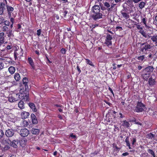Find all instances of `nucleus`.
Segmentation results:
<instances>
[{"instance_id": "obj_1", "label": "nucleus", "mask_w": 157, "mask_h": 157, "mask_svg": "<svg viewBox=\"0 0 157 157\" xmlns=\"http://www.w3.org/2000/svg\"><path fill=\"white\" fill-rule=\"evenodd\" d=\"M24 92L22 91V89H21L20 92L18 94L13 93L10 94L9 95L8 100L9 101L11 102H13L17 101L19 100H24V101H29V96L28 95L27 98H26L25 94Z\"/></svg>"}, {"instance_id": "obj_2", "label": "nucleus", "mask_w": 157, "mask_h": 157, "mask_svg": "<svg viewBox=\"0 0 157 157\" xmlns=\"http://www.w3.org/2000/svg\"><path fill=\"white\" fill-rule=\"evenodd\" d=\"M152 47L151 44L146 42L141 44L140 51L143 53H146L147 52L150 51Z\"/></svg>"}, {"instance_id": "obj_3", "label": "nucleus", "mask_w": 157, "mask_h": 157, "mask_svg": "<svg viewBox=\"0 0 157 157\" xmlns=\"http://www.w3.org/2000/svg\"><path fill=\"white\" fill-rule=\"evenodd\" d=\"M6 14H7L9 17H16L17 13L14 11V8L12 6L7 5L6 6Z\"/></svg>"}, {"instance_id": "obj_4", "label": "nucleus", "mask_w": 157, "mask_h": 157, "mask_svg": "<svg viewBox=\"0 0 157 157\" xmlns=\"http://www.w3.org/2000/svg\"><path fill=\"white\" fill-rule=\"evenodd\" d=\"M145 107V105L141 101H138L136 107H135L133 109V111L137 113L142 112L144 111V108Z\"/></svg>"}, {"instance_id": "obj_5", "label": "nucleus", "mask_w": 157, "mask_h": 157, "mask_svg": "<svg viewBox=\"0 0 157 157\" xmlns=\"http://www.w3.org/2000/svg\"><path fill=\"white\" fill-rule=\"evenodd\" d=\"M100 6L101 10L103 11L106 10V13H109L111 12V10L110 8V5L108 2H103V4H100Z\"/></svg>"}, {"instance_id": "obj_6", "label": "nucleus", "mask_w": 157, "mask_h": 157, "mask_svg": "<svg viewBox=\"0 0 157 157\" xmlns=\"http://www.w3.org/2000/svg\"><path fill=\"white\" fill-rule=\"evenodd\" d=\"M28 80L27 78L25 77L23 78L22 80V83L25 86V89L24 90L22 91L25 93L24 94L26 95V98H27L28 95H29V87L28 85Z\"/></svg>"}, {"instance_id": "obj_7", "label": "nucleus", "mask_w": 157, "mask_h": 157, "mask_svg": "<svg viewBox=\"0 0 157 157\" xmlns=\"http://www.w3.org/2000/svg\"><path fill=\"white\" fill-rule=\"evenodd\" d=\"M105 38V44L107 46L111 45L112 44L111 40L113 39L112 36L108 33H106Z\"/></svg>"}, {"instance_id": "obj_8", "label": "nucleus", "mask_w": 157, "mask_h": 157, "mask_svg": "<svg viewBox=\"0 0 157 157\" xmlns=\"http://www.w3.org/2000/svg\"><path fill=\"white\" fill-rule=\"evenodd\" d=\"M7 4L5 2L0 3V15H4L6 14V6Z\"/></svg>"}, {"instance_id": "obj_9", "label": "nucleus", "mask_w": 157, "mask_h": 157, "mask_svg": "<svg viewBox=\"0 0 157 157\" xmlns=\"http://www.w3.org/2000/svg\"><path fill=\"white\" fill-rule=\"evenodd\" d=\"M91 18L94 21L102 18V14L100 12L91 13Z\"/></svg>"}, {"instance_id": "obj_10", "label": "nucleus", "mask_w": 157, "mask_h": 157, "mask_svg": "<svg viewBox=\"0 0 157 157\" xmlns=\"http://www.w3.org/2000/svg\"><path fill=\"white\" fill-rule=\"evenodd\" d=\"M29 134V131L25 128H24L20 130V134L22 137H26Z\"/></svg>"}, {"instance_id": "obj_11", "label": "nucleus", "mask_w": 157, "mask_h": 157, "mask_svg": "<svg viewBox=\"0 0 157 157\" xmlns=\"http://www.w3.org/2000/svg\"><path fill=\"white\" fill-rule=\"evenodd\" d=\"M141 23L144 25L145 27L147 29H149L150 27L147 24V19L146 17V15H144L143 16H141Z\"/></svg>"}, {"instance_id": "obj_12", "label": "nucleus", "mask_w": 157, "mask_h": 157, "mask_svg": "<svg viewBox=\"0 0 157 157\" xmlns=\"http://www.w3.org/2000/svg\"><path fill=\"white\" fill-rule=\"evenodd\" d=\"M14 133V130L9 129L6 130L5 135L7 137H11L13 135Z\"/></svg>"}, {"instance_id": "obj_13", "label": "nucleus", "mask_w": 157, "mask_h": 157, "mask_svg": "<svg viewBox=\"0 0 157 157\" xmlns=\"http://www.w3.org/2000/svg\"><path fill=\"white\" fill-rule=\"evenodd\" d=\"M100 6L98 5H95L93 6L91 9V13L100 12Z\"/></svg>"}, {"instance_id": "obj_14", "label": "nucleus", "mask_w": 157, "mask_h": 157, "mask_svg": "<svg viewBox=\"0 0 157 157\" xmlns=\"http://www.w3.org/2000/svg\"><path fill=\"white\" fill-rule=\"evenodd\" d=\"M121 13L122 17L124 18L125 19H127L129 17V15L128 13L125 12V10H122L121 11Z\"/></svg>"}, {"instance_id": "obj_15", "label": "nucleus", "mask_w": 157, "mask_h": 157, "mask_svg": "<svg viewBox=\"0 0 157 157\" xmlns=\"http://www.w3.org/2000/svg\"><path fill=\"white\" fill-rule=\"evenodd\" d=\"M154 68L152 66H148L144 70V72L151 74V72L153 71Z\"/></svg>"}, {"instance_id": "obj_16", "label": "nucleus", "mask_w": 157, "mask_h": 157, "mask_svg": "<svg viewBox=\"0 0 157 157\" xmlns=\"http://www.w3.org/2000/svg\"><path fill=\"white\" fill-rule=\"evenodd\" d=\"M19 143V140L17 139L14 140L12 141H10V145L14 148H17V145Z\"/></svg>"}, {"instance_id": "obj_17", "label": "nucleus", "mask_w": 157, "mask_h": 157, "mask_svg": "<svg viewBox=\"0 0 157 157\" xmlns=\"http://www.w3.org/2000/svg\"><path fill=\"white\" fill-rule=\"evenodd\" d=\"M27 142L26 139L25 138H21L20 140L19 141V143L21 146L22 147H24L26 144Z\"/></svg>"}, {"instance_id": "obj_18", "label": "nucleus", "mask_w": 157, "mask_h": 157, "mask_svg": "<svg viewBox=\"0 0 157 157\" xmlns=\"http://www.w3.org/2000/svg\"><path fill=\"white\" fill-rule=\"evenodd\" d=\"M31 118L33 123L36 124L38 123V121L36 116L33 113L31 114Z\"/></svg>"}, {"instance_id": "obj_19", "label": "nucleus", "mask_w": 157, "mask_h": 157, "mask_svg": "<svg viewBox=\"0 0 157 157\" xmlns=\"http://www.w3.org/2000/svg\"><path fill=\"white\" fill-rule=\"evenodd\" d=\"M28 62L29 63L31 66L32 68L33 69H35L34 63L33 62V59L31 57H28Z\"/></svg>"}, {"instance_id": "obj_20", "label": "nucleus", "mask_w": 157, "mask_h": 157, "mask_svg": "<svg viewBox=\"0 0 157 157\" xmlns=\"http://www.w3.org/2000/svg\"><path fill=\"white\" fill-rule=\"evenodd\" d=\"M151 39L153 42L154 43L155 45L157 46V34L151 36Z\"/></svg>"}, {"instance_id": "obj_21", "label": "nucleus", "mask_w": 157, "mask_h": 157, "mask_svg": "<svg viewBox=\"0 0 157 157\" xmlns=\"http://www.w3.org/2000/svg\"><path fill=\"white\" fill-rule=\"evenodd\" d=\"M155 135L153 134L151 132H150L147 134L146 136V138L148 139H150V140H152L154 139L155 137Z\"/></svg>"}, {"instance_id": "obj_22", "label": "nucleus", "mask_w": 157, "mask_h": 157, "mask_svg": "<svg viewBox=\"0 0 157 157\" xmlns=\"http://www.w3.org/2000/svg\"><path fill=\"white\" fill-rule=\"evenodd\" d=\"M29 114V112L25 111L22 112L21 114V116L22 119H26L28 117Z\"/></svg>"}, {"instance_id": "obj_23", "label": "nucleus", "mask_w": 157, "mask_h": 157, "mask_svg": "<svg viewBox=\"0 0 157 157\" xmlns=\"http://www.w3.org/2000/svg\"><path fill=\"white\" fill-rule=\"evenodd\" d=\"M4 33L3 32H2L0 33V45L3 43L4 42Z\"/></svg>"}, {"instance_id": "obj_24", "label": "nucleus", "mask_w": 157, "mask_h": 157, "mask_svg": "<svg viewBox=\"0 0 157 157\" xmlns=\"http://www.w3.org/2000/svg\"><path fill=\"white\" fill-rule=\"evenodd\" d=\"M29 105L30 108L32 109L33 111L34 112L36 111L37 109L36 108L35 104L33 103L30 102L29 103Z\"/></svg>"}, {"instance_id": "obj_25", "label": "nucleus", "mask_w": 157, "mask_h": 157, "mask_svg": "<svg viewBox=\"0 0 157 157\" xmlns=\"http://www.w3.org/2000/svg\"><path fill=\"white\" fill-rule=\"evenodd\" d=\"M40 131V130L38 129L33 128L31 130V132L33 134L38 135Z\"/></svg>"}, {"instance_id": "obj_26", "label": "nucleus", "mask_w": 157, "mask_h": 157, "mask_svg": "<svg viewBox=\"0 0 157 157\" xmlns=\"http://www.w3.org/2000/svg\"><path fill=\"white\" fill-rule=\"evenodd\" d=\"M143 73L142 75L144 79L145 80H147L151 75V74L144 72L143 71Z\"/></svg>"}, {"instance_id": "obj_27", "label": "nucleus", "mask_w": 157, "mask_h": 157, "mask_svg": "<svg viewBox=\"0 0 157 157\" xmlns=\"http://www.w3.org/2000/svg\"><path fill=\"white\" fill-rule=\"evenodd\" d=\"M148 84L150 86H153L155 83V81L154 79L151 77L148 80Z\"/></svg>"}, {"instance_id": "obj_28", "label": "nucleus", "mask_w": 157, "mask_h": 157, "mask_svg": "<svg viewBox=\"0 0 157 157\" xmlns=\"http://www.w3.org/2000/svg\"><path fill=\"white\" fill-rule=\"evenodd\" d=\"M125 142L126 143V145L128 147L129 149H131L132 148L130 146V141L129 140V138L128 136H127L125 139Z\"/></svg>"}, {"instance_id": "obj_29", "label": "nucleus", "mask_w": 157, "mask_h": 157, "mask_svg": "<svg viewBox=\"0 0 157 157\" xmlns=\"http://www.w3.org/2000/svg\"><path fill=\"white\" fill-rule=\"evenodd\" d=\"M8 71L11 74L14 73L15 71V68L13 66H10L8 68Z\"/></svg>"}, {"instance_id": "obj_30", "label": "nucleus", "mask_w": 157, "mask_h": 157, "mask_svg": "<svg viewBox=\"0 0 157 157\" xmlns=\"http://www.w3.org/2000/svg\"><path fill=\"white\" fill-rule=\"evenodd\" d=\"M18 106L21 109H24L25 108L24 103L22 100L19 102L18 103Z\"/></svg>"}, {"instance_id": "obj_31", "label": "nucleus", "mask_w": 157, "mask_h": 157, "mask_svg": "<svg viewBox=\"0 0 157 157\" xmlns=\"http://www.w3.org/2000/svg\"><path fill=\"white\" fill-rule=\"evenodd\" d=\"M122 125L124 127L128 128L129 127L130 124L126 120H124L122 121Z\"/></svg>"}, {"instance_id": "obj_32", "label": "nucleus", "mask_w": 157, "mask_h": 157, "mask_svg": "<svg viewBox=\"0 0 157 157\" xmlns=\"http://www.w3.org/2000/svg\"><path fill=\"white\" fill-rule=\"evenodd\" d=\"M136 137H133L130 138V140L131 141L132 145H135L136 142Z\"/></svg>"}, {"instance_id": "obj_33", "label": "nucleus", "mask_w": 157, "mask_h": 157, "mask_svg": "<svg viewBox=\"0 0 157 157\" xmlns=\"http://www.w3.org/2000/svg\"><path fill=\"white\" fill-rule=\"evenodd\" d=\"M113 147L114 148L113 151L114 152H118L120 148L118 147L117 145L115 144H113Z\"/></svg>"}, {"instance_id": "obj_34", "label": "nucleus", "mask_w": 157, "mask_h": 157, "mask_svg": "<svg viewBox=\"0 0 157 157\" xmlns=\"http://www.w3.org/2000/svg\"><path fill=\"white\" fill-rule=\"evenodd\" d=\"M14 78L16 81H19L21 78L19 74L18 73H15L14 76Z\"/></svg>"}, {"instance_id": "obj_35", "label": "nucleus", "mask_w": 157, "mask_h": 157, "mask_svg": "<svg viewBox=\"0 0 157 157\" xmlns=\"http://www.w3.org/2000/svg\"><path fill=\"white\" fill-rule=\"evenodd\" d=\"M139 33L146 38H147L148 36V35L147 34L144 30H140L139 31Z\"/></svg>"}, {"instance_id": "obj_36", "label": "nucleus", "mask_w": 157, "mask_h": 157, "mask_svg": "<svg viewBox=\"0 0 157 157\" xmlns=\"http://www.w3.org/2000/svg\"><path fill=\"white\" fill-rule=\"evenodd\" d=\"M84 59L86 60V62L87 64H88L89 65L93 67H94V65L93 64L92 62L90 60L86 58H84Z\"/></svg>"}, {"instance_id": "obj_37", "label": "nucleus", "mask_w": 157, "mask_h": 157, "mask_svg": "<svg viewBox=\"0 0 157 157\" xmlns=\"http://www.w3.org/2000/svg\"><path fill=\"white\" fill-rule=\"evenodd\" d=\"M145 5V2H141L139 4V7L140 8V9H142L144 7Z\"/></svg>"}, {"instance_id": "obj_38", "label": "nucleus", "mask_w": 157, "mask_h": 157, "mask_svg": "<svg viewBox=\"0 0 157 157\" xmlns=\"http://www.w3.org/2000/svg\"><path fill=\"white\" fill-rule=\"evenodd\" d=\"M7 36L9 37H11L13 36L12 30H10L8 32H7Z\"/></svg>"}, {"instance_id": "obj_39", "label": "nucleus", "mask_w": 157, "mask_h": 157, "mask_svg": "<svg viewBox=\"0 0 157 157\" xmlns=\"http://www.w3.org/2000/svg\"><path fill=\"white\" fill-rule=\"evenodd\" d=\"M147 151L150 154H151L153 156L155 155L154 152L152 149H148L147 150Z\"/></svg>"}, {"instance_id": "obj_40", "label": "nucleus", "mask_w": 157, "mask_h": 157, "mask_svg": "<svg viewBox=\"0 0 157 157\" xmlns=\"http://www.w3.org/2000/svg\"><path fill=\"white\" fill-rule=\"evenodd\" d=\"M14 57L15 59V60H16L17 59V56L18 55V54L17 52V50H15L14 52Z\"/></svg>"}, {"instance_id": "obj_41", "label": "nucleus", "mask_w": 157, "mask_h": 157, "mask_svg": "<svg viewBox=\"0 0 157 157\" xmlns=\"http://www.w3.org/2000/svg\"><path fill=\"white\" fill-rule=\"evenodd\" d=\"M137 58L138 60H140V61H142L144 59V55H142V56H138Z\"/></svg>"}, {"instance_id": "obj_42", "label": "nucleus", "mask_w": 157, "mask_h": 157, "mask_svg": "<svg viewBox=\"0 0 157 157\" xmlns=\"http://www.w3.org/2000/svg\"><path fill=\"white\" fill-rule=\"evenodd\" d=\"M6 84H2V86H1L0 88V90H3L4 89H5L6 88H7V87L6 86L5 87V86L6 85Z\"/></svg>"}, {"instance_id": "obj_43", "label": "nucleus", "mask_w": 157, "mask_h": 157, "mask_svg": "<svg viewBox=\"0 0 157 157\" xmlns=\"http://www.w3.org/2000/svg\"><path fill=\"white\" fill-rule=\"evenodd\" d=\"M154 19V21L153 22V24L157 26V15L155 16Z\"/></svg>"}, {"instance_id": "obj_44", "label": "nucleus", "mask_w": 157, "mask_h": 157, "mask_svg": "<svg viewBox=\"0 0 157 157\" xmlns=\"http://www.w3.org/2000/svg\"><path fill=\"white\" fill-rule=\"evenodd\" d=\"M5 21V19L4 17L2 16H0V24L4 23Z\"/></svg>"}, {"instance_id": "obj_45", "label": "nucleus", "mask_w": 157, "mask_h": 157, "mask_svg": "<svg viewBox=\"0 0 157 157\" xmlns=\"http://www.w3.org/2000/svg\"><path fill=\"white\" fill-rule=\"evenodd\" d=\"M9 29V28L6 26H4L2 27V31L6 32Z\"/></svg>"}, {"instance_id": "obj_46", "label": "nucleus", "mask_w": 157, "mask_h": 157, "mask_svg": "<svg viewBox=\"0 0 157 157\" xmlns=\"http://www.w3.org/2000/svg\"><path fill=\"white\" fill-rule=\"evenodd\" d=\"M10 148V145L9 144H8L5 145L3 149L4 151L7 150Z\"/></svg>"}, {"instance_id": "obj_47", "label": "nucleus", "mask_w": 157, "mask_h": 157, "mask_svg": "<svg viewBox=\"0 0 157 157\" xmlns=\"http://www.w3.org/2000/svg\"><path fill=\"white\" fill-rule=\"evenodd\" d=\"M133 122H134L135 124L139 125L141 126L142 125V124L140 122H139L138 120H135L133 121Z\"/></svg>"}, {"instance_id": "obj_48", "label": "nucleus", "mask_w": 157, "mask_h": 157, "mask_svg": "<svg viewBox=\"0 0 157 157\" xmlns=\"http://www.w3.org/2000/svg\"><path fill=\"white\" fill-rule=\"evenodd\" d=\"M66 49L64 48H62L60 50L62 54H66Z\"/></svg>"}, {"instance_id": "obj_49", "label": "nucleus", "mask_w": 157, "mask_h": 157, "mask_svg": "<svg viewBox=\"0 0 157 157\" xmlns=\"http://www.w3.org/2000/svg\"><path fill=\"white\" fill-rule=\"evenodd\" d=\"M41 32V31L40 29H39L37 30V35L38 36H40Z\"/></svg>"}, {"instance_id": "obj_50", "label": "nucleus", "mask_w": 157, "mask_h": 157, "mask_svg": "<svg viewBox=\"0 0 157 157\" xmlns=\"http://www.w3.org/2000/svg\"><path fill=\"white\" fill-rule=\"evenodd\" d=\"M114 132H119V128L117 126V125H114Z\"/></svg>"}, {"instance_id": "obj_51", "label": "nucleus", "mask_w": 157, "mask_h": 157, "mask_svg": "<svg viewBox=\"0 0 157 157\" xmlns=\"http://www.w3.org/2000/svg\"><path fill=\"white\" fill-rule=\"evenodd\" d=\"M136 28L138 29H140L141 30H143V29L142 27L140 26V25L136 24Z\"/></svg>"}, {"instance_id": "obj_52", "label": "nucleus", "mask_w": 157, "mask_h": 157, "mask_svg": "<svg viewBox=\"0 0 157 157\" xmlns=\"http://www.w3.org/2000/svg\"><path fill=\"white\" fill-rule=\"evenodd\" d=\"M4 135V133L3 131L1 130H0V139L2 138Z\"/></svg>"}, {"instance_id": "obj_53", "label": "nucleus", "mask_w": 157, "mask_h": 157, "mask_svg": "<svg viewBox=\"0 0 157 157\" xmlns=\"http://www.w3.org/2000/svg\"><path fill=\"white\" fill-rule=\"evenodd\" d=\"M4 25L5 26H9V25H10V22L8 21H4Z\"/></svg>"}, {"instance_id": "obj_54", "label": "nucleus", "mask_w": 157, "mask_h": 157, "mask_svg": "<svg viewBox=\"0 0 157 157\" xmlns=\"http://www.w3.org/2000/svg\"><path fill=\"white\" fill-rule=\"evenodd\" d=\"M116 31L119 30V31H121L122 30H123V29H122V27L119 26H117L116 27Z\"/></svg>"}, {"instance_id": "obj_55", "label": "nucleus", "mask_w": 157, "mask_h": 157, "mask_svg": "<svg viewBox=\"0 0 157 157\" xmlns=\"http://www.w3.org/2000/svg\"><path fill=\"white\" fill-rule=\"evenodd\" d=\"M4 68V63L2 62L0 63V70L3 69Z\"/></svg>"}, {"instance_id": "obj_56", "label": "nucleus", "mask_w": 157, "mask_h": 157, "mask_svg": "<svg viewBox=\"0 0 157 157\" xmlns=\"http://www.w3.org/2000/svg\"><path fill=\"white\" fill-rule=\"evenodd\" d=\"M15 17H9V18H10V21L12 23H14V18Z\"/></svg>"}, {"instance_id": "obj_57", "label": "nucleus", "mask_w": 157, "mask_h": 157, "mask_svg": "<svg viewBox=\"0 0 157 157\" xmlns=\"http://www.w3.org/2000/svg\"><path fill=\"white\" fill-rule=\"evenodd\" d=\"M70 137L72 138L73 139H75L76 138V136L75 135H74L73 133H71L70 134Z\"/></svg>"}, {"instance_id": "obj_58", "label": "nucleus", "mask_w": 157, "mask_h": 157, "mask_svg": "<svg viewBox=\"0 0 157 157\" xmlns=\"http://www.w3.org/2000/svg\"><path fill=\"white\" fill-rule=\"evenodd\" d=\"M104 101L106 104H107V105H108L110 107H111L112 105V104L110 103L109 102H108V101Z\"/></svg>"}, {"instance_id": "obj_59", "label": "nucleus", "mask_w": 157, "mask_h": 157, "mask_svg": "<svg viewBox=\"0 0 157 157\" xmlns=\"http://www.w3.org/2000/svg\"><path fill=\"white\" fill-rule=\"evenodd\" d=\"M108 89L110 91L113 96H114V94L112 89L110 87H109Z\"/></svg>"}, {"instance_id": "obj_60", "label": "nucleus", "mask_w": 157, "mask_h": 157, "mask_svg": "<svg viewBox=\"0 0 157 157\" xmlns=\"http://www.w3.org/2000/svg\"><path fill=\"white\" fill-rule=\"evenodd\" d=\"M116 4L112 3L110 5V8L111 10V11L112 10L113 8L114 7V6L116 5Z\"/></svg>"}, {"instance_id": "obj_61", "label": "nucleus", "mask_w": 157, "mask_h": 157, "mask_svg": "<svg viewBox=\"0 0 157 157\" xmlns=\"http://www.w3.org/2000/svg\"><path fill=\"white\" fill-rule=\"evenodd\" d=\"M154 56V55H152L151 53L150 54H149L147 56V57H148V58H150V59L152 58L153 57V56Z\"/></svg>"}, {"instance_id": "obj_62", "label": "nucleus", "mask_w": 157, "mask_h": 157, "mask_svg": "<svg viewBox=\"0 0 157 157\" xmlns=\"http://www.w3.org/2000/svg\"><path fill=\"white\" fill-rule=\"evenodd\" d=\"M54 106H56L57 107H62L63 106L62 105H58V104H54Z\"/></svg>"}, {"instance_id": "obj_63", "label": "nucleus", "mask_w": 157, "mask_h": 157, "mask_svg": "<svg viewBox=\"0 0 157 157\" xmlns=\"http://www.w3.org/2000/svg\"><path fill=\"white\" fill-rule=\"evenodd\" d=\"M122 155L124 156H127L129 155V153L128 152L124 153L122 154Z\"/></svg>"}, {"instance_id": "obj_64", "label": "nucleus", "mask_w": 157, "mask_h": 157, "mask_svg": "<svg viewBox=\"0 0 157 157\" xmlns=\"http://www.w3.org/2000/svg\"><path fill=\"white\" fill-rule=\"evenodd\" d=\"M7 48L8 50H10L12 48V46L10 45H8L7 46Z\"/></svg>"}]
</instances>
